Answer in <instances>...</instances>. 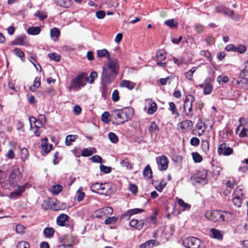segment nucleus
<instances>
[{
  "label": "nucleus",
  "mask_w": 248,
  "mask_h": 248,
  "mask_svg": "<svg viewBox=\"0 0 248 248\" xmlns=\"http://www.w3.org/2000/svg\"><path fill=\"white\" fill-rule=\"evenodd\" d=\"M177 201L179 205L182 208L183 211L187 210L190 208V205L185 202L182 199H179Z\"/></svg>",
  "instance_id": "nucleus-38"
},
{
  "label": "nucleus",
  "mask_w": 248,
  "mask_h": 248,
  "mask_svg": "<svg viewBox=\"0 0 248 248\" xmlns=\"http://www.w3.org/2000/svg\"><path fill=\"white\" fill-rule=\"evenodd\" d=\"M14 54L20 58L22 62L25 61V55L23 51L18 48H16L13 50Z\"/></svg>",
  "instance_id": "nucleus-36"
},
{
  "label": "nucleus",
  "mask_w": 248,
  "mask_h": 248,
  "mask_svg": "<svg viewBox=\"0 0 248 248\" xmlns=\"http://www.w3.org/2000/svg\"><path fill=\"white\" fill-rule=\"evenodd\" d=\"M144 102L146 105H149V106L147 109V113L149 114L152 115L154 114L157 108V104L155 102H152V100L149 98L146 99L144 100ZM147 106L145 105L144 107V110H146Z\"/></svg>",
  "instance_id": "nucleus-12"
},
{
  "label": "nucleus",
  "mask_w": 248,
  "mask_h": 248,
  "mask_svg": "<svg viewBox=\"0 0 248 248\" xmlns=\"http://www.w3.org/2000/svg\"><path fill=\"white\" fill-rule=\"evenodd\" d=\"M16 248H30V246L27 242L21 241L17 243Z\"/></svg>",
  "instance_id": "nucleus-47"
},
{
  "label": "nucleus",
  "mask_w": 248,
  "mask_h": 248,
  "mask_svg": "<svg viewBox=\"0 0 248 248\" xmlns=\"http://www.w3.org/2000/svg\"><path fill=\"white\" fill-rule=\"evenodd\" d=\"M119 64L117 59L112 60L108 62L107 66L103 68L102 79L106 83H110L118 73Z\"/></svg>",
  "instance_id": "nucleus-1"
},
{
  "label": "nucleus",
  "mask_w": 248,
  "mask_h": 248,
  "mask_svg": "<svg viewBox=\"0 0 248 248\" xmlns=\"http://www.w3.org/2000/svg\"><path fill=\"white\" fill-rule=\"evenodd\" d=\"M156 59L157 62L162 61L166 59V53L163 50H159L156 55Z\"/></svg>",
  "instance_id": "nucleus-40"
},
{
  "label": "nucleus",
  "mask_w": 248,
  "mask_h": 248,
  "mask_svg": "<svg viewBox=\"0 0 248 248\" xmlns=\"http://www.w3.org/2000/svg\"><path fill=\"white\" fill-rule=\"evenodd\" d=\"M143 210L140 208H134L132 209H129L127 210V214L129 216H132L134 214H136L142 212Z\"/></svg>",
  "instance_id": "nucleus-55"
},
{
  "label": "nucleus",
  "mask_w": 248,
  "mask_h": 248,
  "mask_svg": "<svg viewBox=\"0 0 248 248\" xmlns=\"http://www.w3.org/2000/svg\"><path fill=\"white\" fill-rule=\"evenodd\" d=\"M97 77V73L96 72L93 71L90 73V75L88 78L86 77V81L90 84H92L93 83Z\"/></svg>",
  "instance_id": "nucleus-42"
},
{
  "label": "nucleus",
  "mask_w": 248,
  "mask_h": 248,
  "mask_svg": "<svg viewBox=\"0 0 248 248\" xmlns=\"http://www.w3.org/2000/svg\"><path fill=\"white\" fill-rule=\"evenodd\" d=\"M26 228L22 225L18 224L15 227L16 232L18 234H23L25 232Z\"/></svg>",
  "instance_id": "nucleus-50"
},
{
  "label": "nucleus",
  "mask_w": 248,
  "mask_h": 248,
  "mask_svg": "<svg viewBox=\"0 0 248 248\" xmlns=\"http://www.w3.org/2000/svg\"><path fill=\"white\" fill-rule=\"evenodd\" d=\"M91 160L95 163H102V158L98 155H94L91 157Z\"/></svg>",
  "instance_id": "nucleus-64"
},
{
  "label": "nucleus",
  "mask_w": 248,
  "mask_h": 248,
  "mask_svg": "<svg viewBox=\"0 0 248 248\" xmlns=\"http://www.w3.org/2000/svg\"><path fill=\"white\" fill-rule=\"evenodd\" d=\"M95 15L98 19H101L104 18L106 15L105 11L102 10L98 11L96 12Z\"/></svg>",
  "instance_id": "nucleus-63"
},
{
  "label": "nucleus",
  "mask_w": 248,
  "mask_h": 248,
  "mask_svg": "<svg viewBox=\"0 0 248 248\" xmlns=\"http://www.w3.org/2000/svg\"><path fill=\"white\" fill-rule=\"evenodd\" d=\"M194 100V96L191 94L187 95L185 98L183 107L186 115L189 117L193 115L192 104Z\"/></svg>",
  "instance_id": "nucleus-9"
},
{
  "label": "nucleus",
  "mask_w": 248,
  "mask_h": 248,
  "mask_svg": "<svg viewBox=\"0 0 248 248\" xmlns=\"http://www.w3.org/2000/svg\"><path fill=\"white\" fill-rule=\"evenodd\" d=\"M26 185H23L18 186L16 191L11 192L9 197L11 199H15L19 196H20L21 193L25 190Z\"/></svg>",
  "instance_id": "nucleus-21"
},
{
  "label": "nucleus",
  "mask_w": 248,
  "mask_h": 248,
  "mask_svg": "<svg viewBox=\"0 0 248 248\" xmlns=\"http://www.w3.org/2000/svg\"><path fill=\"white\" fill-rule=\"evenodd\" d=\"M201 146L202 151L207 153L209 150V142L207 140H203L202 141Z\"/></svg>",
  "instance_id": "nucleus-45"
},
{
  "label": "nucleus",
  "mask_w": 248,
  "mask_h": 248,
  "mask_svg": "<svg viewBox=\"0 0 248 248\" xmlns=\"http://www.w3.org/2000/svg\"><path fill=\"white\" fill-rule=\"evenodd\" d=\"M48 57L51 60L54 61L55 62L60 61L61 58V56L60 54L54 52L48 54Z\"/></svg>",
  "instance_id": "nucleus-44"
},
{
  "label": "nucleus",
  "mask_w": 248,
  "mask_h": 248,
  "mask_svg": "<svg viewBox=\"0 0 248 248\" xmlns=\"http://www.w3.org/2000/svg\"><path fill=\"white\" fill-rule=\"evenodd\" d=\"M60 35V31L57 28L54 27L50 31V36L52 39L56 41Z\"/></svg>",
  "instance_id": "nucleus-26"
},
{
  "label": "nucleus",
  "mask_w": 248,
  "mask_h": 248,
  "mask_svg": "<svg viewBox=\"0 0 248 248\" xmlns=\"http://www.w3.org/2000/svg\"><path fill=\"white\" fill-rule=\"evenodd\" d=\"M78 136L76 135H69L65 138V143L67 146L70 145L73 142H74L77 139Z\"/></svg>",
  "instance_id": "nucleus-31"
},
{
  "label": "nucleus",
  "mask_w": 248,
  "mask_h": 248,
  "mask_svg": "<svg viewBox=\"0 0 248 248\" xmlns=\"http://www.w3.org/2000/svg\"><path fill=\"white\" fill-rule=\"evenodd\" d=\"M211 79L210 78H207L204 81V84L206 85V86L203 88V93L205 94H209L213 91V85L211 84H208L211 82Z\"/></svg>",
  "instance_id": "nucleus-22"
},
{
  "label": "nucleus",
  "mask_w": 248,
  "mask_h": 248,
  "mask_svg": "<svg viewBox=\"0 0 248 248\" xmlns=\"http://www.w3.org/2000/svg\"><path fill=\"white\" fill-rule=\"evenodd\" d=\"M239 125L235 129V134L240 138L248 137V129L245 127V125L247 124V120L242 117H241L239 119Z\"/></svg>",
  "instance_id": "nucleus-7"
},
{
  "label": "nucleus",
  "mask_w": 248,
  "mask_h": 248,
  "mask_svg": "<svg viewBox=\"0 0 248 248\" xmlns=\"http://www.w3.org/2000/svg\"><path fill=\"white\" fill-rule=\"evenodd\" d=\"M20 157L23 161H25L29 157L28 150L25 148H22L20 152Z\"/></svg>",
  "instance_id": "nucleus-43"
},
{
  "label": "nucleus",
  "mask_w": 248,
  "mask_h": 248,
  "mask_svg": "<svg viewBox=\"0 0 248 248\" xmlns=\"http://www.w3.org/2000/svg\"><path fill=\"white\" fill-rule=\"evenodd\" d=\"M167 184V182L165 180L161 179L156 182L155 187L157 191L162 192Z\"/></svg>",
  "instance_id": "nucleus-27"
},
{
  "label": "nucleus",
  "mask_w": 248,
  "mask_h": 248,
  "mask_svg": "<svg viewBox=\"0 0 248 248\" xmlns=\"http://www.w3.org/2000/svg\"><path fill=\"white\" fill-rule=\"evenodd\" d=\"M108 137L110 141L113 143H116L118 141L117 136L113 132H110L108 134Z\"/></svg>",
  "instance_id": "nucleus-48"
},
{
  "label": "nucleus",
  "mask_w": 248,
  "mask_h": 248,
  "mask_svg": "<svg viewBox=\"0 0 248 248\" xmlns=\"http://www.w3.org/2000/svg\"><path fill=\"white\" fill-rule=\"evenodd\" d=\"M159 245V243L155 240H150L145 242L140 246V248H153Z\"/></svg>",
  "instance_id": "nucleus-24"
},
{
  "label": "nucleus",
  "mask_w": 248,
  "mask_h": 248,
  "mask_svg": "<svg viewBox=\"0 0 248 248\" xmlns=\"http://www.w3.org/2000/svg\"><path fill=\"white\" fill-rule=\"evenodd\" d=\"M41 85V80L39 78H35L32 86L30 87V90L32 92H35Z\"/></svg>",
  "instance_id": "nucleus-29"
},
{
  "label": "nucleus",
  "mask_w": 248,
  "mask_h": 248,
  "mask_svg": "<svg viewBox=\"0 0 248 248\" xmlns=\"http://www.w3.org/2000/svg\"><path fill=\"white\" fill-rule=\"evenodd\" d=\"M91 189L93 192L103 195L109 194L113 192L111 185L108 183H95L91 186Z\"/></svg>",
  "instance_id": "nucleus-4"
},
{
  "label": "nucleus",
  "mask_w": 248,
  "mask_h": 248,
  "mask_svg": "<svg viewBox=\"0 0 248 248\" xmlns=\"http://www.w3.org/2000/svg\"><path fill=\"white\" fill-rule=\"evenodd\" d=\"M77 194H78L77 201L79 202L82 201L85 197V193L83 192L82 187H79L77 191Z\"/></svg>",
  "instance_id": "nucleus-46"
},
{
  "label": "nucleus",
  "mask_w": 248,
  "mask_h": 248,
  "mask_svg": "<svg viewBox=\"0 0 248 248\" xmlns=\"http://www.w3.org/2000/svg\"><path fill=\"white\" fill-rule=\"evenodd\" d=\"M183 244L187 248H205L203 242L195 237H189L185 239Z\"/></svg>",
  "instance_id": "nucleus-6"
},
{
  "label": "nucleus",
  "mask_w": 248,
  "mask_h": 248,
  "mask_svg": "<svg viewBox=\"0 0 248 248\" xmlns=\"http://www.w3.org/2000/svg\"><path fill=\"white\" fill-rule=\"evenodd\" d=\"M178 125L181 129L185 131H188L192 129L193 124L191 121L185 120L180 122L178 124Z\"/></svg>",
  "instance_id": "nucleus-16"
},
{
  "label": "nucleus",
  "mask_w": 248,
  "mask_h": 248,
  "mask_svg": "<svg viewBox=\"0 0 248 248\" xmlns=\"http://www.w3.org/2000/svg\"><path fill=\"white\" fill-rule=\"evenodd\" d=\"M59 4L64 7H69L72 4L71 0H58Z\"/></svg>",
  "instance_id": "nucleus-52"
},
{
  "label": "nucleus",
  "mask_w": 248,
  "mask_h": 248,
  "mask_svg": "<svg viewBox=\"0 0 248 248\" xmlns=\"http://www.w3.org/2000/svg\"><path fill=\"white\" fill-rule=\"evenodd\" d=\"M57 223L60 226H64L68 224V216L65 214H61L57 217Z\"/></svg>",
  "instance_id": "nucleus-17"
},
{
  "label": "nucleus",
  "mask_w": 248,
  "mask_h": 248,
  "mask_svg": "<svg viewBox=\"0 0 248 248\" xmlns=\"http://www.w3.org/2000/svg\"><path fill=\"white\" fill-rule=\"evenodd\" d=\"M116 124H123L130 119L133 116L134 111L130 108L115 109L113 111Z\"/></svg>",
  "instance_id": "nucleus-3"
},
{
  "label": "nucleus",
  "mask_w": 248,
  "mask_h": 248,
  "mask_svg": "<svg viewBox=\"0 0 248 248\" xmlns=\"http://www.w3.org/2000/svg\"><path fill=\"white\" fill-rule=\"evenodd\" d=\"M48 139L46 138L43 139L41 140V149L43 154H46L50 151L52 145H48Z\"/></svg>",
  "instance_id": "nucleus-19"
},
{
  "label": "nucleus",
  "mask_w": 248,
  "mask_h": 248,
  "mask_svg": "<svg viewBox=\"0 0 248 248\" xmlns=\"http://www.w3.org/2000/svg\"><path fill=\"white\" fill-rule=\"evenodd\" d=\"M34 16L38 17L41 20H43L47 17V15L46 13L41 12L39 11L35 13Z\"/></svg>",
  "instance_id": "nucleus-56"
},
{
  "label": "nucleus",
  "mask_w": 248,
  "mask_h": 248,
  "mask_svg": "<svg viewBox=\"0 0 248 248\" xmlns=\"http://www.w3.org/2000/svg\"><path fill=\"white\" fill-rule=\"evenodd\" d=\"M43 232L46 237L51 238L54 234V230L51 227H46L44 229Z\"/></svg>",
  "instance_id": "nucleus-34"
},
{
  "label": "nucleus",
  "mask_w": 248,
  "mask_h": 248,
  "mask_svg": "<svg viewBox=\"0 0 248 248\" xmlns=\"http://www.w3.org/2000/svg\"><path fill=\"white\" fill-rule=\"evenodd\" d=\"M27 32L31 35H37L41 32V27H30L27 29Z\"/></svg>",
  "instance_id": "nucleus-25"
},
{
  "label": "nucleus",
  "mask_w": 248,
  "mask_h": 248,
  "mask_svg": "<svg viewBox=\"0 0 248 248\" xmlns=\"http://www.w3.org/2000/svg\"><path fill=\"white\" fill-rule=\"evenodd\" d=\"M156 162L157 168L159 170H166L169 166V160L164 155L157 156L156 157Z\"/></svg>",
  "instance_id": "nucleus-10"
},
{
  "label": "nucleus",
  "mask_w": 248,
  "mask_h": 248,
  "mask_svg": "<svg viewBox=\"0 0 248 248\" xmlns=\"http://www.w3.org/2000/svg\"><path fill=\"white\" fill-rule=\"evenodd\" d=\"M30 62L32 63L36 70L38 71L41 72L42 68L39 63L37 62L36 60L33 57L31 58Z\"/></svg>",
  "instance_id": "nucleus-57"
},
{
  "label": "nucleus",
  "mask_w": 248,
  "mask_h": 248,
  "mask_svg": "<svg viewBox=\"0 0 248 248\" xmlns=\"http://www.w3.org/2000/svg\"><path fill=\"white\" fill-rule=\"evenodd\" d=\"M196 67H193L191 69H190L187 72L185 73V75L186 78L189 80H192L193 78V75L194 72L196 71Z\"/></svg>",
  "instance_id": "nucleus-41"
},
{
  "label": "nucleus",
  "mask_w": 248,
  "mask_h": 248,
  "mask_svg": "<svg viewBox=\"0 0 248 248\" xmlns=\"http://www.w3.org/2000/svg\"><path fill=\"white\" fill-rule=\"evenodd\" d=\"M118 220L117 217H108L104 221L106 225H109L115 223Z\"/></svg>",
  "instance_id": "nucleus-53"
},
{
  "label": "nucleus",
  "mask_w": 248,
  "mask_h": 248,
  "mask_svg": "<svg viewBox=\"0 0 248 248\" xmlns=\"http://www.w3.org/2000/svg\"><path fill=\"white\" fill-rule=\"evenodd\" d=\"M205 217L213 222H219L232 219L233 216L230 212L215 210L207 211L205 213Z\"/></svg>",
  "instance_id": "nucleus-2"
},
{
  "label": "nucleus",
  "mask_w": 248,
  "mask_h": 248,
  "mask_svg": "<svg viewBox=\"0 0 248 248\" xmlns=\"http://www.w3.org/2000/svg\"><path fill=\"white\" fill-rule=\"evenodd\" d=\"M144 177L147 178H151L152 176V171L150 166L148 165L146 166L143 171Z\"/></svg>",
  "instance_id": "nucleus-37"
},
{
  "label": "nucleus",
  "mask_w": 248,
  "mask_h": 248,
  "mask_svg": "<svg viewBox=\"0 0 248 248\" xmlns=\"http://www.w3.org/2000/svg\"><path fill=\"white\" fill-rule=\"evenodd\" d=\"M211 234L210 237L212 238L216 239L218 240H221L223 237V232L217 229L212 228L210 230Z\"/></svg>",
  "instance_id": "nucleus-18"
},
{
  "label": "nucleus",
  "mask_w": 248,
  "mask_h": 248,
  "mask_svg": "<svg viewBox=\"0 0 248 248\" xmlns=\"http://www.w3.org/2000/svg\"><path fill=\"white\" fill-rule=\"evenodd\" d=\"M97 56L99 58H103L104 57L109 58L110 54L107 49L104 48L97 51Z\"/></svg>",
  "instance_id": "nucleus-32"
},
{
  "label": "nucleus",
  "mask_w": 248,
  "mask_h": 248,
  "mask_svg": "<svg viewBox=\"0 0 248 248\" xmlns=\"http://www.w3.org/2000/svg\"><path fill=\"white\" fill-rule=\"evenodd\" d=\"M101 120L102 121L107 124L109 122V113L108 111L104 112L101 116Z\"/></svg>",
  "instance_id": "nucleus-54"
},
{
  "label": "nucleus",
  "mask_w": 248,
  "mask_h": 248,
  "mask_svg": "<svg viewBox=\"0 0 248 248\" xmlns=\"http://www.w3.org/2000/svg\"><path fill=\"white\" fill-rule=\"evenodd\" d=\"M229 79L226 76L219 75L217 77V81L219 84L228 82Z\"/></svg>",
  "instance_id": "nucleus-49"
},
{
  "label": "nucleus",
  "mask_w": 248,
  "mask_h": 248,
  "mask_svg": "<svg viewBox=\"0 0 248 248\" xmlns=\"http://www.w3.org/2000/svg\"><path fill=\"white\" fill-rule=\"evenodd\" d=\"M100 170L102 172L105 173H108L111 171V168L109 166H106L103 164H100Z\"/></svg>",
  "instance_id": "nucleus-58"
},
{
  "label": "nucleus",
  "mask_w": 248,
  "mask_h": 248,
  "mask_svg": "<svg viewBox=\"0 0 248 248\" xmlns=\"http://www.w3.org/2000/svg\"><path fill=\"white\" fill-rule=\"evenodd\" d=\"M42 205L45 210L52 209L53 210H58L59 209L56 207V202L53 200H45L43 202Z\"/></svg>",
  "instance_id": "nucleus-14"
},
{
  "label": "nucleus",
  "mask_w": 248,
  "mask_h": 248,
  "mask_svg": "<svg viewBox=\"0 0 248 248\" xmlns=\"http://www.w3.org/2000/svg\"><path fill=\"white\" fill-rule=\"evenodd\" d=\"M169 106L172 114L174 115L176 117H179L180 114L177 110L175 104L172 102H170L169 103Z\"/></svg>",
  "instance_id": "nucleus-33"
},
{
  "label": "nucleus",
  "mask_w": 248,
  "mask_h": 248,
  "mask_svg": "<svg viewBox=\"0 0 248 248\" xmlns=\"http://www.w3.org/2000/svg\"><path fill=\"white\" fill-rule=\"evenodd\" d=\"M86 83V74L82 73L72 79L67 88L69 91L78 90L84 87Z\"/></svg>",
  "instance_id": "nucleus-5"
},
{
  "label": "nucleus",
  "mask_w": 248,
  "mask_h": 248,
  "mask_svg": "<svg viewBox=\"0 0 248 248\" xmlns=\"http://www.w3.org/2000/svg\"><path fill=\"white\" fill-rule=\"evenodd\" d=\"M112 100L114 102H117L119 100V93L117 90H115L112 93Z\"/></svg>",
  "instance_id": "nucleus-59"
},
{
  "label": "nucleus",
  "mask_w": 248,
  "mask_h": 248,
  "mask_svg": "<svg viewBox=\"0 0 248 248\" xmlns=\"http://www.w3.org/2000/svg\"><path fill=\"white\" fill-rule=\"evenodd\" d=\"M222 168L220 166H216L213 168L212 173L214 176H217L220 175Z\"/></svg>",
  "instance_id": "nucleus-60"
},
{
  "label": "nucleus",
  "mask_w": 248,
  "mask_h": 248,
  "mask_svg": "<svg viewBox=\"0 0 248 248\" xmlns=\"http://www.w3.org/2000/svg\"><path fill=\"white\" fill-rule=\"evenodd\" d=\"M247 50V47L244 45H241L237 47H235V52H238L240 53H244Z\"/></svg>",
  "instance_id": "nucleus-61"
},
{
  "label": "nucleus",
  "mask_w": 248,
  "mask_h": 248,
  "mask_svg": "<svg viewBox=\"0 0 248 248\" xmlns=\"http://www.w3.org/2000/svg\"><path fill=\"white\" fill-rule=\"evenodd\" d=\"M129 225L135 230H140L143 226V222L142 220L132 219L129 222Z\"/></svg>",
  "instance_id": "nucleus-20"
},
{
  "label": "nucleus",
  "mask_w": 248,
  "mask_h": 248,
  "mask_svg": "<svg viewBox=\"0 0 248 248\" xmlns=\"http://www.w3.org/2000/svg\"><path fill=\"white\" fill-rule=\"evenodd\" d=\"M120 86L122 88H126L129 90H132L134 88L135 84L131 81L123 79L121 81Z\"/></svg>",
  "instance_id": "nucleus-23"
},
{
  "label": "nucleus",
  "mask_w": 248,
  "mask_h": 248,
  "mask_svg": "<svg viewBox=\"0 0 248 248\" xmlns=\"http://www.w3.org/2000/svg\"><path fill=\"white\" fill-rule=\"evenodd\" d=\"M62 189V187L60 185H54L52 188V192L53 194L57 195L60 193Z\"/></svg>",
  "instance_id": "nucleus-51"
},
{
  "label": "nucleus",
  "mask_w": 248,
  "mask_h": 248,
  "mask_svg": "<svg viewBox=\"0 0 248 248\" xmlns=\"http://www.w3.org/2000/svg\"><path fill=\"white\" fill-rule=\"evenodd\" d=\"M93 154V152L91 150H89L87 148H84L83 149L81 155L84 157H88L91 155Z\"/></svg>",
  "instance_id": "nucleus-62"
},
{
  "label": "nucleus",
  "mask_w": 248,
  "mask_h": 248,
  "mask_svg": "<svg viewBox=\"0 0 248 248\" xmlns=\"http://www.w3.org/2000/svg\"><path fill=\"white\" fill-rule=\"evenodd\" d=\"M113 209L111 207H105L98 209L96 211V216L98 217H103L111 215L113 214Z\"/></svg>",
  "instance_id": "nucleus-13"
},
{
  "label": "nucleus",
  "mask_w": 248,
  "mask_h": 248,
  "mask_svg": "<svg viewBox=\"0 0 248 248\" xmlns=\"http://www.w3.org/2000/svg\"><path fill=\"white\" fill-rule=\"evenodd\" d=\"M120 164L122 167L127 170H130L132 169V165L130 163L127 158H124L120 161Z\"/></svg>",
  "instance_id": "nucleus-28"
},
{
  "label": "nucleus",
  "mask_w": 248,
  "mask_h": 248,
  "mask_svg": "<svg viewBox=\"0 0 248 248\" xmlns=\"http://www.w3.org/2000/svg\"><path fill=\"white\" fill-rule=\"evenodd\" d=\"M217 152L220 155L228 156L233 153V149L231 147H228L225 143H222L219 145Z\"/></svg>",
  "instance_id": "nucleus-11"
},
{
  "label": "nucleus",
  "mask_w": 248,
  "mask_h": 248,
  "mask_svg": "<svg viewBox=\"0 0 248 248\" xmlns=\"http://www.w3.org/2000/svg\"><path fill=\"white\" fill-rule=\"evenodd\" d=\"M159 127L155 122H152L149 127V131L151 133H155L156 132L159 131Z\"/></svg>",
  "instance_id": "nucleus-39"
},
{
  "label": "nucleus",
  "mask_w": 248,
  "mask_h": 248,
  "mask_svg": "<svg viewBox=\"0 0 248 248\" xmlns=\"http://www.w3.org/2000/svg\"><path fill=\"white\" fill-rule=\"evenodd\" d=\"M12 45L28 46L29 43L26 35H21L16 37L14 42L12 43Z\"/></svg>",
  "instance_id": "nucleus-15"
},
{
  "label": "nucleus",
  "mask_w": 248,
  "mask_h": 248,
  "mask_svg": "<svg viewBox=\"0 0 248 248\" xmlns=\"http://www.w3.org/2000/svg\"><path fill=\"white\" fill-rule=\"evenodd\" d=\"M208 170L205 169H202L197 171L193 176L195 182L202 185H206L208 181Z\"/></svg>",
  "instance_id": "nucleus-8"
},
{
  "label": "nucleus",
  "mask_w": 248,
  "mask_h": 248,
  "mask_svg": "<svg viewBox=\"0 0 248 248\" xmlns=\"http://www.w3.org/2000/svg\"><path fill=\"white\" fill-rule=\"evenodd\" d=\"M164 23L170 28H176L178 25V22L173 18L165 21Z\"/></svg>",
  "instance_id": "nucleus-35"
},
{
  "label": "nucleus",
  "mask_w": 248,
  "mask_h": 248,
  "mask_svg": "<svg viewBox=\"0 0 248 248\" xmlns=\"http://www.w3.org/2000/svg\"><path fill=\"white\" fill-rule=\"evenodd\" d=\"M191 156L194 162L200 163L202 161V156L197 152H194L191 153Z\"/></svg>",
  "instance_id": "nucleus-30"
}]
</instances>
